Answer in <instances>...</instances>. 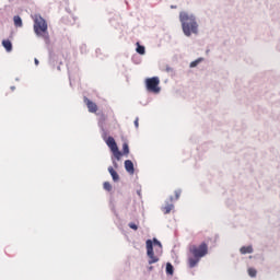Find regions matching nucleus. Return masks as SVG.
<instances>
[{"mask_svg": "<svg viewBox=\"0 0 280 280\" xmlns=\"http://www.w3.org/2000/svg\"><path fill=\"white\" fill-rule=\"evenodd\" d=\"M174 200V197H171V202Z\"/></svg>", "mask_w": 280, "mask_h": 280, "instance_id": "obj_24", "label": "nucleus"}, {"mask_svg": "<svg viewBox=\"0 0 280 280\" xmlns=\"http://www.w3.org/2000/svg\"><path fill=\"white\" fill-rule=\"evenodd\" d=\"M13 23L15 27H23V20L19 15L13 16Z\"/></svg>", "mask_w": 280, "mask_h": 280, "instance_id": "obj_12", "label": "nucleus"}, {"mask_svg": "<svg viewBox=\"0 0 280 280\" xmlns=\"http://www.w3.org/2000/svg\"><path fill=\"white\" fill-rule=\"evenodd\" d=\"M2 46L7 51H12V42H10V39L2 40Z\"/></svg>", "mask_w": 280, "mask_h": 280, "instance_id": "obj_13", "label": "nucleus"}, {"mask_svg": "<svg viewBox=\"0 0 280 280\" xmlns=\"http://www.w3.org/2000/svg\"><path fill=\"white\" fill-rule=\"evenodd\" d=\"M180 198V190H175V200Z\"/></svg>", "mask_w": 280, "mask_h": 280, "instance_id": "obj_21", "label": "nucleus"}, {"mask_svg": "<svg viewBox=\"0 0 280 280\" xmlns=\"http://www.w3.org/2000/svg\"><path fill=\"white\" fill-rule=\"evenodd\" d=\"M144 84L149 93H154V94L161 93V86H159V84H161V80L159 79V77H152V78L145 79Z\"/></svg>", "mask_w": 280, "mask_h": 280, "instance_id": "obj_5", "label": "nucleus"}, {"mask_svg": "<svg viewBox=\"0 0 280 280\" xmlns=\"http://www.w3.org/2000/svg\"><path fill=\"white\" fill-rule=\"evenodd\" d=\"M240 253L241 255H250L253 253L252 245L241 247Z\"/></svg>", "mask_w": 280, "mask_h": 280, "instance_id": "obj_11", "label": "nucleus"}, {"mask_svg": "<svg viewBox=\"0 0 280 280\" xmlns=\"http://www.w3.org/2000/svg\"><path fill=\"white\" fill-rule=\"evenodd\" d=\"M34 21L33 30L36 36H40L44 38V40L48 44L49 43V32L47 21L40 15V14H35L32 16Z\"/></svg>", "mask_w": 280, "mask_h": 280, "instance_id": "obj_3", "label": "nucleus"}, {"mask_svg": "<svg viewBox=\"0 0 280 280\" xmlns=\"http://www.w3.org/2000/svg\"><path fill=\"white\" fill-rule=\"evenodd\" d=\"M125 170L130 175L135 174V164L132 163V161L130 160L125 161Z\"/></svg>", "mask_w": 280, "mask_h": 280, "instance_id": "obj_8", "label": "nucleus"}, {"mask_svg": "<svg viewBox=\"0 0 280 280\" xmlns=\"http://www.w3.org/2000/svg\"><path fill=\"white\" fill-rule=\"evenodd\" d=\"M84 104H86L89 113H97V104H95L88 97H84Z\"/></svg>", "mask_w": 280, "mask_h": 280, "instance_id": "obj_7", "label": "nucleus"}, {"mask_svg": "<svg viewBox=\"0 0 280 280\" xmlns=\"http://www.w3.org/2000/svg\"><path fill=\"white\" fill-rule=\"evenodd\" d=\"M174 209V203L166 202L165 206L162 207V211L165 215L167 213H172V210Z\"/></svg>", "mask_w": 280, "mask_h": 280, "instance_id": "obj_9", "label": "nucleus"}, {"mask_svg": "<svg viewBox=\"0 0 280 280\" xmlns=\"http://www.w3.org/2000/svg\"><path fill=\"white\" fill-rule=\"evenodd\" d=\"M248 275H249V277H257V269L249 268L248 269Z\"/></svg>", "mask_w": 280, "mask_h": 280, "instance_id": "obj_19", "label": "nucleus"}, {"mask_svg": "<svg viewBox=\"0 0 280 280\" xmlns=\"http://www.w3.org/2000/svg\"><path fill=\"white\" fill-rule=\"evenodd\" d=\"M189 253L192 255V257L188 258L189 268H196L200 259L209 253V245H207V243L190 245Z\"/></svg>", "mask_w": 280, "mask_h": 280, "instance_id": "obj_2", "label": "nucleus"}, {"mask_svg": "<svg viewBox=\"0 0 280 280\" xmlns=\"http://www.w3.org/2000/svg\"><path fill=\"white\" fill-rule=\"evenodd\" d=\"M35 65L38 66V59H35Z\"/></svg>", "mask_w": 280, "mask_h": 280, "instance_id": "obj_23", "label": "nucleus"}, {"mask_svg": "<svg viewBox=\"0 0 280 280\" xmlns=\"http://www.w3.org/2000/svg\"><path fill=\"white\" fill-rule=\"evenodd\" d=\"M179 21L182 23V30L185 36L198 34V22H196V16L185 11H182L179 13Z\"/></svg>", "mask_w": 280, "mask_h": 280, "instance_id": "obj_1", "label": "nucleus"}, {"mask_svg": "<svg viewBox=\"0 0 280 280\" xmlns=\"http://www.w3.org/2000/svg\"><path fill=\"white\" fill-rule=\"evenodd\" d=\"M149 270H152V267H149Z\"/></svg>", "mask_w": 280, "mask_h": 280, "instance_id": "obj_25", "label": "nucleus"}, {"mask_svg": "<svg viewBox=\"0 0 280 280\" xmlns=\"http://www.w3.org/2000/svg\"><path fill=\"white\" fill-rule=\"evenodd\" d=\"M129 229H132L133 231H138L139 226L136 223H129Z\"/></svg>", "mask_w": 280, "mask_h": 280, "instance_id": "obj_20", "label": "nucleus"}, {"mask_svg": "<svg viewBox=\"0 0 280 280\" xmlns=\"http://www.w3.org/2000/svg\"><path fill=\"white\" fill-rule=\"evenodd\" d=\"M145 244L149 265L152 266V264H156L159 261V255L163 253V245L156 238H153V243L152 240H148Z\"/></svg>", "mask_w": 280, "mask_h": 280, "instance_id": "obj_4", "label": "nucleus"}, {"mask_svg": "<svg viewBox=\"0 0 280 280\" xmlns=\"http://www.w3.org/2000/svg\"><path fill=\"white\" fill-rule=\"evenodd\" d=\"M106 144L108 145V148L113 152L115 159L117 161H121V151H119V147H117V142L115 141V138L108 137L107 140H106Z\"/></svg>", "mask_w": 280, "mask_h": 280, "instance_id": "obj_6", "label": "nucleus"}, {"mask_svg": "<svg viewBox=\"0 0 280 280\" xmlns=\"http://www.w3.org/2000/svg\"><path fill=\"white\" fill-rule=\"evenodd\" d=\"M103 187H104L105 191H113V185H110L108 182H105L103 184Z\"/></svg>", "mask_w": 280, "mask_h": 280, "instance_id": "obj_17", "label": "nucleus"}, {"mask_svg": "<svg viewBox=\"0 0 280 280\" xmlns=\"http://www.w3.org/2000/svg\"><path fill=\"white\" fill-rule=\"evenodd\" d=\"M166 272L167 275H174V266L170 262L166 264Z\"/></svg>", "mask_w": 280, "mask_h": 280, "instance_id": "obj_16", "label": "nucleus"}, {"mask_svg": "<svg viewBox=\"0 0 280 280\" xmlns=\"http://www.w3.org/2000/svg\"><path fill=\"white\" fill-rule=\"evenodd\" d=\"M135 126H136V128H139V118H136Z\"/></svg>", "mask_w": 280, "mask_h": 280, "instance_id": "obj_22", "label": "nucleus"}, {"mask_svg": "<svg viewBox=\"0 0 280 280\" xmlns=\"http://www.w3.org/2000/svg\"><path fill=\"white\" fill-rule=\"evenodd\" d=\"M137 45H138L136 48L137 54H140V56H143V54H145V47L141 46L139 43H137Z\"/></svg>", "mask_w": 280, "mask_h": 280, "instance_id": "obj_15", "label": "nucleus"}, {"mask_svg": "<svg viewBox=\"0 0 280 280\" xmlns=\"http://www.w3.org/2000/svg\"><path fill=\"white\" fill-rule=\"evenodd\" d=\"M128 156L130 154V147H128V142L122 143V153L121 156Z\"/></svg>", "mask_w": 280, "mask_h": 280, "instance_id": "obj_14", "label": "nucleus"}, {"mask_svg": "<svg viewBox=\"0 0 280 280\" xmlns=\"http://www.w3.org/2000/svg\"><path fill=\"white\" fill-rule=\"evenodd\" d=\"M200 62H202V58H199V59L190 62V68L194 69V67H198V65H200Z\"/></svg>", "mask_w": 280, "mask_h": 280, "instance_id": "obj_18", "label": "nucleus"}, {"mask_svg": "<svg viewBox=\"0 0 280 280\" xmlns=\"http://www.w3.org/2000/svg\"><path fill=\"white\" fill-rule=\"evenodd\" d=\"M108 172H109V174H110L113 180H114L115 183H117V180H119V174H117V171H115V168H113V166H109V167H108Z\"/></svg>", "mask_w": 280, "mask_h": 280, "instance_id": "obj_10", "label": "nucleus"}]
</instances>
